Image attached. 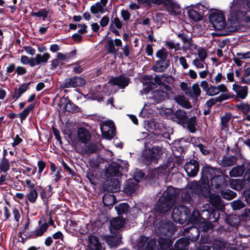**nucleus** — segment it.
Listing matches in <instances>:
<instances>
[{
    "label": "nucleus",
    "mask_w": 250,
    "mask_h": 250,
    "mask_svg": "<svg viewBox=\"0 0 250 250\" xmlns=\"http://www.w3.org/2000/svg\"><path fill=\"white\" fill-rule=\"evenodd\" d=\"M102 246L99 238L94 235H89L87 238L86 250H102Z\"/></svg>",
    "instance_id": "a211bd4d"
},
{
    "label": "nucleus",
    "mask_w": 250,
    "mask_h": 250,
    "mask_svg": "<svg viewBox=\"0 0 250 250\" xmlns=\"http://www.w3.org/2000/svg\"><path fill=\"white\" fill-rule=\"evenodd\" d=\"M137 188V182L135 180H128L125 188V192L128 194L133 193Z\"/></svg>",
    "instance_id": "c9c22d12"
},
{
    "label": "nucleus",
    "mask_w": 250,
    "mask_h": 250,
    "mask_svg": "<svg viewBox=\"0 0 250 250\" xmlns=\"http://www.w3.org/2000/svg\"><path fill=\"white\" fill-rule=\"evenodd\" d=\"M196 118L195 116L192 117L187 119L186 123L187 124V127L189 131L191 133L196 132L195 125L196 124Z\"/></svg>",
    "instance_id": "de8ad7c7"
},
{
    "label": "nucleus",
    "mask_w": 250,
    "mask_h": 250,
    "mask_svg": "<svg viewBox=\"0 0 250 250\" xmlns=\"http://www.w3.org/2000/svg\"><path fill=\"white\" fill-rule=\"evenodd\" d=\"M159 244L162 250H167L172 246V242L168 238L161 237L159 239Z\"/></svg>",
    "instance_id": "ea45409f"
},
{
    "label": "nucleus",
    "mask_w": 250,
    "mask_h": 250,
    "mask_svg": "<svg viewBox=\"0 0 250 250\" xmlns=\"http://www.w3.org/2000/svg\"><path fill=\"white\" fill-rule=\"evenodd\" d=\"M22 235H23L24 236H25V238H34L33 231H30L29 229H21L18 233V235L19 237H21Z\"/></svg>",
    "instance_id": "680f3d73"
},
{
    "label": "nucleus",
    "mask_w": 250,
    "mask_h": 250,
    "mask_svg": "<svg viewBox=\"0 0 250 250\" xmlns=\"http://www.w3.org/2000/svg\"><path fill=\"white\" fill-rule=\"evenodd\" d=\"M231 187L237 190H240L243 188L242 181L240 180H232L230 182Z\"/></svg>",
    "instance_id": "6e6d98bb"
},
{
    "label": "nucleus",
    "mask_w": 250,
    "mask_h": 250,
    "mask_svg": "<svg viewBox=\"0 0 250 250\" xmlns=\"http://www.w3.org/2000/svg\"><path fill=\"white\" fill-rule=\"evenodd\" d=\"M237 160V157L234 155L224 156L219 164L223 167H229L236 164Z\"/></svg>",
    "instance_id": "4be33fe9"
},
{
    "label": "nucleus",
    "mask_w": 250,
    "mask_h": 250,
    "mask_svg": "<svg viewBox=\"0 0 250 250\" xmlns=\"http://www.w3.org/2000/svg\"><path fill=\"white\" fill-rule=\"evenodd\" d=\"M61 103L62 105H64L63 109L68 112H74L77 108L69 99L68 97H63L61 100Z\"/></svg>",
    "instance_id": "393cba45"
},
{
    "label": "nucleus",
    "mask_w": 250,
    "mask_h": 250,
    "mask_svg": "<svg viewBox=\"0 0 250 250\" xmlns=\"http://www.w3.org/2000/svg\"><path fill=\"white\" fill-rule=\"evenodd\" d=\"M243 184L247 187H250V163L247 166V171L244 175Z\"/></svg>",
    "instance_id": "603ef678"
},
{
    "label": "nucleus",
    "mask_w": 250,
    "mask_h": 250,
    "mask_svg": "<svg viewBox=\"0 0 250 250\" xmlns=\"http://www.w3.org/2000/svg\"><path fill=\"white\" fill-rule=\"evenodd\" d=\"M26 200L31 203H35L38 197V193L36 189H32L29 190L26 194Z\"/></svg>",
    "instance_id": "79ce46f5"
},
{
    "label": "nucleus",
    "mask_w": 250,
    "mask_h": 250,
    "mask_svg": "<svg viewBox=\"0 0 250 250\" xmlns=\"http://www.w3.org/2000/svg\"><path fill=\"white\" fill-rule=\"evenodd\" d=\"M103 202L105 206H113L116 202V198L113 194H105L103 197Z\"/></svg>",
    "instance_id": "58836bf2"
},
{
    "label": "nucleus",
    "mask_w": 250,
    "mask_h": 250,
    "mask_svg": "<svg viewBox=\"0 0 250 250\" xmlns=\"http://www.w3.org/2000/svg\"><path fill=\"white\" fill-rule=\"evenodd\" d=\"M222 197L227 200H231L236 196V193L229 189L222 190L221 191Z\"/></svg>",
    "instance_id": "5fc2aeb1"
},
{
    "label": "nucleus",
    "mask_w": 250,
    "mask_h": 250,
    "mask_svg": "<svg viewBox=\"0 0 250 250\" xmlns=\"http://www.w3.org/2000/svg\"><path fill=\"white\" fill-rule=\"evenodd\" d=\"M225 178L222 175L221 171L219 174H216L210 180L211 185L214 187L216 190L220 189L222 186L224 184Z\"/></svg>",
    "instance_id": "a878e982"
},
{
    "label": "nucleus",
    "mask_w": 250,
    "mask_h": 250,
    "mask_svg": "<svg viewBox=\"0 0 250 250\" xmlns=\"http://www.w3.org/2000/svg\"><path fill=\"white\" fill-rule=\"evenodd\" d=\"M174 100L177 104L184 108L189 109L192 107L190 102L184 95H178L175 96Z\"/></svg>",
    "instance_id": "c85d7f7f"
},
{
    "label": "nucleus",
    "mask_w": 250,
    "mask_h": 250,
    "mask_svg": "<svg viewBox=\"0 0 250 250\" xmlns=\"http://www.w3.org/2000/svg\"><path fill=\"white\" fill-rule=\"evenodd\" d=\"M205 212H207L208 213V210H203L201 213H200L199 211L197 210H193L192 213L191 215L190 214V218L188 222L190 221L193 222H197L199 221L200 218L203 217V213Z\"/></svg>",
    "instance_id": "a19ab883"
},
{
    "label": "nucleus",
    "mask_w": 250,
    "mask_h": 250,
    "mask_svg": "<svg viewBox=\"0 0 250 250\" xmlns=\"http://www.w3.org/2000/svg\"><path fill=\"white\" fill-rule=\"evenodd\" d=\"M159 228L160 231L166 236L171 235L175 231V227L170 221L163 220L160 222Z\"/></svg>",
    "instance_id": "dca6fc26"
},
{
    "label": "nucleus",
    "mask_w": 250,
    "mask_h": 250,
    "mask_svg": "<svg viewBox=\"0 0 250 250\" xmlns=\"http://www.w3.org/2000/svg\"><path fill=\"white\" fill-rule=\"evenodd\" d=\"M165 44L169 49H174L175 51H177L180 48L179 43H175L172 41H166Z\"/></svg>",
    "instance_id": "774afa93"
},
{
    "label": "nucleus",
    "mask_w": 250,
    "mask_h": 250,
    "mask_svg": "<svg viewBox=\"0 0 250 250\" xmlns=\"http://www.w3.org/2000/svg\"><path fill=\"white\" fill-rule=\"evenodd\" d=\"M107 1V0H101L100 1L97 2L95 4L92 5L90 9L91 13L94 15L98 13H104L105 11L104 7L106 6Z\"/></svg>",
    "instance_id": "aec40b11"
},
{
    "label": "nucleus",
    "mask_w": 250,
    "mask_h": 250,
    "mask_svg": "<svg viewBox=\"0 0 250 250\" xmlns=\"http://www.w3.org/2000/svg\"><path fill=\"white\" fill-rule=\"evenodd\" d=\"M107 52L109 53L114 54L118 51L115 47L114 41L110 40L107 41Z\"/></svg>",
    "instance_id": "338daca9"
},
{
    "label": "nucleus",
    "mask_w": 250,
    "mask_h": 250,
    "mask_svg": "<svg viewBox=\"0 0 250 250\" xmlns=\"http://www.w3.org/2000/svg\"><path fill=\"white\" fill-rule=\"evenodd\" d=\"M151 3L162 5L170 15L176 16L181 13L180 5L174 0H151Z\"/></svg>",
    "instance_id": "20e7f679"
},
{
    "label": "nucleus",
    "mask_w": 250,
    "mask_h": 250,
    "mask_svg": "<svg viewBox=\"0 0 250 250\" xmlns=\"http://www.w3.org/2000/svg\"><path fill=\"white\" fill-rule=\"evenodd\" d=\"M179 194L173 187H168L156 203L155 210L162 213L169 210L176 202Z\"/></svg>",
    "instance_id": "f257e3e1"
},
{
    "label": "nucleus",
    "mask_w": 250,
    "mask_h": 250,
    "mask_svg": "<svg viewBox=\"0 0 250 250\" xmlns=\"http://www.w3.org/2000/svg\"><path fill=\"white\" fill-rule=\"evenodd\" d=\"M29 84V83H23L18 88L15 89L14 93L12 96L15 101L17 100L27 90Z\"/></svg>",
    "instance_id": "72a5a7b5"
},
{
    "label": "nucleus",
    "mask_w": 250,
    "mask_h": 250,
    "mask_svg": "<svg viewBox=\"0 0 250 250\" xmlns=\"http://www.w3.org/2000/svg\"><path fill=\"white\" fill-rule=\"evenodd\" d=\"M209 21L216 30H221L226 27V20L223 14L221 13L211 14L209 16Z\"/></svg>",
    "instance_id": "39448f33"
},
{
    "label": "nucleus",
    "mask_w": 250,
    "mask_h": 250,
    "mask_svg": "<svg viewBox=\"0 0 250 250\" xmlns=\"http://www.w3.org/2000/svg\"><path fill=\"white\" fill-rule=\"evenodd\" d=\"M125 219L120 217H115L110 221V231L111 233L115 234L117 230L123 228L125 223Z\"/></svg>",
    "instance_id": "2eb2a0df"
},
{
    "label": "nucleus",
    "mask_w": 250,
    "mask_h": 250,
    "mask_svg": "<svg viewBox=\"0 0 250 250\" xmlns=\"http://www.w3.org/2000/svg\"><path fill=\"white\" fill-rule=\"evenodd\" d=\"M85 83V80L81 77L74 76L70 78L66 79L63 84L64 87L66 88L75 87L82 86Z\"/></svg>",
    "instance_id": "f8f14e48"
},
{
    "label": "nucleus",
    "mask_w": 250,
    "mask_h": 250,
    "mask_svg": "<svg viewBox=\"0 0 250 250\" xmlns=\"http://www.w3.org/2000/svg\"><path fill=\"white\" fill-rule=\"evenodd\" d=\"M246 170L244 165L236 166L233 167L229 172V175L232 177H237L241 176Z\"/></svg>",
    "instance_id": "7c9ffc66"
},
{
    "label": "nucleus",
    "mask_w": 250,
    "mask_h": 250,
    "mask_svg": "<svg viewBox=\"0 0 250 250\" xmlns=\"http://www.w3.org/2000/svg\"><path fill=\"white\" fill-rule=\"evenodd\" d=\"M129 206L126 203H121L115 206V208L117 213L119 214H123L127 212L129 209Z\"/></svg>",
    "instance_id": "3c124183"
},
{
    "label": "nucleus",
    "mask_w": 250,
    "mask_h": 250,
    "mask_svg": "<svg viewBox=\"0 0 250 250\" xmlns=\"http://www.w3.org/2000/svg\"><path fill=\"white\" fill-rule=\"evenodd\" d=\"M50 9L47 8L41 9L37 12H33L32 16L38 18H43V20H45L48 17V14L50 13Z\"/></svg>",
    "instance_id": "09e8293b"
},
{
    "label": "nucleus",
    "mask_w": 250,
    "mask_h": 250,
    "mask_svg": "<svg viewBox=\"0 0 250 250\" xmlns=\"http://www.w3.org/2000/svg\"><path fill=\"white\" fill-rule=\"evenodd\" d=\"M245 206V203L240 200H235L231 203V206L234 210L240 209Z\"/></svg>",
    "instance_id": "052dcab7"
},
{
    "label": "nucleus",
    "mask_w": 250,
    "mask_h": 250,
    "mask_svg": "<svg viewBox=\"0 0 250 250\" xmlns=\"http://www.w3.org/2000/svg\"><path fill=\"white\" fill-rule=\"evenodd\" d=\"M167 96V94L166 92L161 90L155 91L153 93V98L157 103L164 101Z\"/></svg>",
    "instance_id": "e433bc0d"
},
{
    "label": "nucleus",
    "mask_w": 250,
    "mask_h": 250,
    "mask_svg": "<svg viewBox=\"0 0 250 250\" xmlns=\"http://www.w3.org/2000/svg\"><path fill=\"white\" fill-rule=\"evenodd\" d=\"M184 169L189 177H195L199 170V164L195 160H191L184 166Z\"/></svg>",
    "instance_id": "9d476101"
},
{
    "label": "nucleus",
    "mask_w": 250,
    "mask_h": 250,
    "mask_svg": "<svg viewBox=\"0 0 250 250\" xmlns=\"http://www.w3.org/2000/svg\"><path fill=\"white\" fill-rule=\"evenodd\" d=\"M156 56L159 60H167V53L165 48L158 50L156 53Z\"/></svg>",
    "instance_id": "69168bd1"
},
{
    "label": "nucleus",
    "mask_w": 250,
    "mask_h": 250,
    "mask_svg": "<svg viewBox=\"0 0 250 250\" xmlns=\"http://www.w3.org/2000/svg\"><path fill=\"white\" fill-rule=\"evenodd\" d=\"M201 93V90L198 83H194L191 87L188 88L186 94L192 98H197Z\"/></svg>",
    "instance_id": "2f4dec72"
},
{
    "label": "nucleus",
    "mask_w": 250,
    "mask_h": 250,
    "mask_svg": "<svg viewBox=\"0 0 250 250\" xmlns=\"http://www.w3.org/2000/svg\"><path fill=\"white\" fill-rule=\"evenodd\" d=\"M188 15L191 20L195 21H200L202 18V15L193 8L188 10Z\"/></svg>",
    "instance_id": "37998d69"
},
{
    "label": "nucleus",
    "mask_w": 250,
    "mask_h": 250,
    "mask_svg": "<svg viewBox=\"0 0 250 250\" xmlns=\"http://www.w3.org/2000/svg\"><path fill=\"white\" fill-rule=\"evenodd\" d=\"M49 227V225L45 222L42 224H39V226L35 230L33 231V237L36 238L41 237L47 231Z\"/></svg>",
    "instance_id": "c756f323"
},
{
    "label": "nucleus",
    "mask_w": 250,
    "mask_h": 250,
    "mask_svg": "<svg viewBox=\"0 0 250 250\" xmlns=\"http://www.w3.org/2000/svg\"><path fill=\"white\" fill-rule=\"evenodd\" d=\"M162 154V147L153 146L152 148L146 150L144 153V156L146 161L149 163H157Z\"/></svg>",
    "instance_id": "423d86ee"
},
{
    "label": "nucleus",
    "mask_w": 250,
    "mask_h": 250,
    "mask_svg": "<svg viewBox=\"0 0 250 250\" xmlns=\"http://www.w3.org/2000/svg\"><path fill=\"white\" fill-rule=\"evenodd\" d=\"M121 237L119 233L107 237V243L111 247H117L121 242Z\"/></svg>",
    "instance_id": "f704fd0d"
},
{
    "label": "nucleus",
    "mask_w": 250,
    "mask_h": 250,
    "mask_svg": "<svg viewBox=\"0 0 250 250\" xmlns=\"http://www.w3.org/2000/svg\"><path fill=\"white\" fill-rule=\"evenodd\" d=\"M230 119V116L226 114L221 118V126L222 130L227 129L228 126V123Z\"/></svg>",
    "instance_id": "bf43d9fd"
},
{
    "label": "nucleus",
    "mask_w": 250,
    "mask_h": 250,
    "mask_svg": "<svg viewBox=\"0 0 250 250\" xmlns=\"http://www.w3.org/2000/svg\"><path fill=\"white\" fill-rule=\"evenodd\" d=\"M21 62L23 64H29L30 66L34 67L33 57L29 58L26 56H21Z\"/></svg>",
    "instance_id": "e2e57ef3"
},
{
    "label": "nucleus",
    "mask_w": 250,
    "mask_h": 250,
    "mask_svg": "<svg viewBox=\"0 0 250 250\" xmlns=\"http://www.w3.org/2000/svg\"><path fill=\"white\" fill-rule=\"evenodd\" d=\"M119 169L120 166L117 164H114L109 167L107 170V173L110 176H118L120 174Z\"/></svg>",
    "instance_id": "c03bdc74"
},
{
    "label": "nucleus",
    "mask_w": 250,
    "mask_h": 250,
    "mask_svg": "<svg viewBox=\"0 0 250 250\" xmlns=\"http://www.w3.org/2000/svg\"><path fill=\"white\" fill-rule=\"evenodd\" d=\"M120 184L119 181L116 179L111 180L109 183V189L113 193L120 190Z\"/></svg>",
    "instance_id": "49530a36"
},
{
    "label": "nucleus",
    "mask_w": 250,
    "mask_h": 250,
    "mask_svg": "<svg viewBox=\"0 0 250 250\" xmlns=\"http://www.w3.org/2000/svg\"><path fill=\"white\" fill-rule=\"evenodd\" d=\"M33 58L34 66L40 65L42 64H45L50 58V55L48 53H45L43 54H37L35 57Z\"/></svg>",
    "instance_id": "cd10ccee"
},
{
    "label": "nucleus",
    "mask_w": 250,
    "mask_h": 250,
    "mask_svg": "<svg viewBox=\"0 0 250 250\" xmlns=\"http://www.w3.org/2000/svg\"><path fill=\"white\" fill-rule=\"evenodd\" d=\"M10 164L9 160L5 156L0 161V171L3 173L6 174L10 169Z\"/></svg>",
    "instance_id": "4c0bfd02"
},
{
    "label": "nucleus",
    "mask_w": 250,
    "mask_h": 250,
    "mask_svg": "<svg viewBox=\"0 0 250 250\" xmlns=\"http://www.w3.org/2000/svg\"><path fill=\"white\" fill-rule=\"evenodd\" d=\"M244 8L240 5V0H233L231 2L230 9V14L232 17L236 19L244 18V21L250 23V16H246L247 12L243 10Z\"/></svg>",
    "instance_id": "7ed1b4c3"
},
{
    "label": "nucleus",
    "mask_w": 250,
    "mask_h": 250,
    "mask_svg": "<svg viewBox=\"0 0 250 250\" xmlns=\"http://www.w3.org/2000/svg\"><path fill=\"white\" fill-rule=\"evenodd\" d=\"M220 171L219 168L205 166L202 168L201 173L205 179L207 180L210 179L211 180V178H213L216 174H219Z\"/></svg>",
    "instance_id": "f3484780"
},
{
    "label": "nucleus",
    "mask_w": 250,
    "mask_h": 250,
    "mask_svg": "<svg viewBox=\"0 0 250 250\" xmlns=\"http://www.w3.org/2000/svg\"><path fill=\"white\" fill-rule=\"evenodd\" d=\"M34 106L35 104H31L26 107L21 113H20L19 116L21 121L24 120L26 118L29 113L33 109Z\"/></svg>",
    "instance_id": "8fccbe9b"
},
{
    "label": "nucleus",
    "mask_w": 250,
    "mask_h": 250,
    "mask_svg": "<svg viewBox=\"0 0 250 250\" xmlns=\"http://www.w3.org/2000/svg\"><path fill=\"white\" fill-rule=\"evenodd\" d=\"M226 221L228 224L231 226L233 227H237L240 223V220L238 217L235 215H230L229 216Z\"/></svg>",
    "instance_id": "864d4df0"
},
{
    "label": "nucleus",
    "mask_w": 250,
    "mask_h": 250,
    "mask_svg": "<svg viewBox=\"0 0 250 250\" xmlns=\"http://www.w3.org/2000/svg\"><path fill=\"white\" fill-rule=\"evenodd\" d=\"M169 60H159L153 66V69L157 72H162L169 66Z\"/></svg>",
    "instance_id": "bb28decb"
},
{
    "label": "nucleus",
    "mask_w": 250,
    "mask_h": 250,
    "mask_svg": "<svg viewBox=\"0 0 250 250\" xmlns=\"http://www.w3.org/2000/svg\"><path fill=\"white\" fill-rule=\"evenodd\" d=\"M77 135L78 140L85 144L89 142L91 137L89 131L84 127L78 128Z\"/></svg>",
    "instance_id": "412c9836"
},
{
    "label": "nucleus",
    "mask_w": 250,
    "mask_h": 250,
    "mask_svg": "<svg viewBox=\"0 0 250 250\" xmlns=\"http://www.w3.org/2000/svg\"><path fill=\"white\" fill-rule=\"evenodd\" d=\"M250 67L244 70V73L240 77V83L250 85Z\"/></svg>",
    "instance_id": "a18cd8bd"
},
{
    "label": "nucleus",
    "mask_w": 250,
    "mask_h": 250,
    "mask_svg": "<svg viewBox=\"0 0 250 250\" xmlns=\"http://www.w3.org/2000/svg\"><path fill=\"white\" fill-rule=\"evenodd\" d=\"M148 238L142 236L140 237L138 243L139 250H159L156 245V242L153 239L148 241Z\"/></svg>",
    "instance_id": "6e6552de"
},
{
    "label": "nucleus",
    "mask_w": 250,
    "mask_h": 250,
    "mask_svg": "<svg viewBox=\"0 0 250 250\" xmlns=\"http://www.w3.org/2000/svg\"><path fill=\"white\" fill-rule=\"evenodd\" d=\"M189 241L186 238H181L176 241L174 245L175 250H188Z\"/></svg>",
    "instance_id": "473e14b6"
},
{
    "label": "nucleus",
    "mask_w": 250,
    "mask_h": 250,
    "mask_svg": "<svg viewBox=\"0 0 250 250\" xmlns=\"http://www.w3.org/2000/svg\"><path fill=\"white\" fill-rule=\"evenodd\" d=\"M188 116L185 111L179 109L173 113L171 116V119L178 123L183 125L186 124Z\"/></svg>",
    "instance_id": "6ab92c4d"
},
{
    "label": "nucleus",
    "mask_w": 250,
    "mask_h": 250,
    "mask_svg": "<svg viewBox=\"0 0 250 250\" xmlns=\"http://www.w3.org/2000/svg\"><path fill=\"white\" fill-rule=\"evenodd\" d=\"M103 136L108 140H111L115 135V128L113 122H105L101 125Z\"/></svg>",
    "instance_id": "0eeeda50"
},
{
    "label": "nucleus",
    "mask_w": 250,
    "mask_h": 250,
    "mask_svg": "<svg viewBox=\"0 0 250 250\" xmlns=\"http://www.w3.org/2000/svg\"><path fill=\"white\" fill-rule=\"evenodd\" d=\"M185 233H187L188 239L191 241H196L200 235V231L198 228L195 227L186 228L185 229Z\"/></svg>",
    "instance_id": "b1692460"
},
{
    "label": "nucleus",
    "mask_w": 250,
    "mask_h": 250,
    "mask_svg": "<svg viewBox=\"0 0 250 250\" xmlns=\"http://www.w3.org/2000/svg\"><path fill=\"white\" fill-rule=\"evenodd\" d=\"M196 195L193 190L191 189V183L181 191V202L183 204H191V198Z\"/></svg>",
    "instance_id": "4468645a"
},
{
    "label": "nucleus",
    "mask_w": 250,
    "mask_h": 250,
    "mask_svg": "<svg viewBox=\"0 0 250 250\" xmlns=\"http://www.w3.org/2000/svg\"><path fill=\"white\" fill-rule=\"evenodd\" d=\"M154 80L157 84L163 86L167 91L170 90V87L162 82V75L155 76Z\"/></svg>",
    "instance_id": "13d9d810"
},
{
    "label": "nucleus",
    "mask_w": 250,
    "mask_h": 250,
    "mask_svg": "<svg viewBox=\"0 0 250 250\" xmlns=\"http://www.w3.org/2000/svg\"><path fill=\"white\" fill-rule=\"evenodd\" d=\"M129 82V78L123 75H121L118 77L111 78L109 80L108 83L113 85H116L120 88L123 89L127 86Z\"/></svg>",
    "instance_id": "ddd939ff"
},
{
    "label": "nucleus",
    "mask_w": 250,
    "mask_h": 250,
    "mask_svg": "<svg viewBox=\"0 0 250 250\" xmlns=\"http://www.w3.org/2000/svg\"><path fill=\"white\" fill-rule=\"evenodd\" d=\"M97 150L96 145L92 144H89L87 145L83 151L85 153H95Z\"/></svg>",
    "instance_id": "0e129e2a"
},
{
    "label": "nucleus",
    "mask_w": 250,
    "mask_h": 250,
    "mask_svg": "<svg viewBox=\"0 0 250 250\" xmlns=\"http://www.w3.org/2000/svg\"><path fill=\"white\" fill-rule=\"evenodd\" d=\"M232 89L235 93V97L238 99L244 100L248 96L249 88L248 86L234 83L232 84Z\"/></svg>",
    "instance_id": "9b49d317"
},
{
    "label": "nucleus",
    "mask_w": 250,
    "mask_h": 250,
    "mask_svg": "<svg viewBox=\"0 0 250 250\" xmlns=\"http://www.w3.org/2000/svg\"><path fill=\"white\" fill-rule=\"evenodd\" d=\"M191 189L193 190L196 195H202L205 197H210L209 186L207 184L200 185L197 182L191 183Z\"/></svg>",
    "instance_id": "1a4fd4ad"
},
{
    "label": "nucleus",
    "mask_w": 250,
    "mask_h": 250,
    "mask_svg": "<svg viewBox=\"0 0 250 250\" xmlns=\"http://www.w3.org/2000/svg\"><path fill=\"white\" fill-rule=\"evenodd\" d=\"M190 210L187 207L179 205L175 207L172 212V217L175 222L180 224L188 222L190 218Z\"/></svg>",
    "instance_id": "f03ea898"
},
{
    "label": "nucleus",
    "mask_w": 250,
    "mask_h": 250,
    "mask_svg": "<svg viewBox=\"0 0 250 250\" xmlns=\"http://www.w3.org/2000/svg\"><path fill=\"white\" fill-rule=\"evenodd\" d=\"M122 23L118 17H115L111 20L110 24V28H116L118 29H121L122 28Z\"/></svg>",
    "instance_id": "4d7b16f0"
},
{
    "label": "nucleus",
    "mask_w": 250,
    "mask_h": 250,
    "mask_svg": "<svg viewBox=\"0 0 250 250\" xmlns=\"http://www.w3.org/2000/svg\"><path fill=\"white\" fill-rule=\"evenodd\" d=\"M209 202L216 209L222 210L224 208V204L220 197L216 194H211L209 197Z\"/></svg>",
    "instance_id": "5701e85b"
}]
</instances>
